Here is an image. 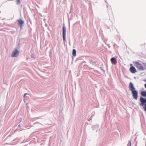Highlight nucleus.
Instances as JSON below:
<instances>
[{"label": "nucleus", "mask_w": 146, "mask_h": 146, "mask_svg": "<svg viewBox=\"0 0 146 146\" xmlns=\"http://www.w3.org/2000/svg\"><path fill=\"white\" fill-rule=\"evenodd\" d=\"M131 67L130 68L129 70L130 72L132 73H135L137 72V70L135 68L132 66V64L130 65Z\"/></svg>", "instance_id": "20e7f679"}, {"label": "nucleus", "mask_w": 146, "mask_h": 146, "mask_svg": "<svg viewBox=\"0 0 146 146\" xmlns=\"http://www.w3.org/2000/svg\"><path fill=\"white\" fill-rule=\"evenodd\" d=\"M72 55L74 56H75L76 55V50L74 49L72 51Z\"/></svg>", "instance_id": "9d476101"}, {"label": "nucleus", "mask_w": 146, "mask_h": 146, "mask_svg": "<svg viewBox=\"0 0 146 146\" xmlns=\"http://www.w3.org/2000/svg\"><path fill=\"white\" fill-rule=\"evenodd\" d=\"M135 66L139 70H143L146 69V65L141 62L135 61L134 63Z\"/></svg>", "instance_id": "f03ea898"}, {"label": "nucleus", "mask_w": 146, "mask_h": 146, "mask_svg": "<svg viewBox=\"0 0 146 146\" xmlns=\"http://www.w3.org/2000/svg\"><path fill=\"white\" fill-rule=\"evenodd\" d=\"M17 3V4H19L20 3V0H17L16 1Z\"/></svg>", "instance_id": "9b49d317"}, {"label": "nucleus", "mask_w": 146, "mask_h": 146, "mask_svg": "<svg viewBox=\"0 0 146 146\" xmlns=\"http://www.w3.org/2000/svg\"><path fill=\"white\" fill-rule=\"evenodd\" d=\"M140 101L141 102L140 105L142 106H145L144 109L146 112V99L143 98H141L140 99Z\"/></svg>", "instance_id": "7ed1b4c3"}, {"label": "nucleus", "mask_w": 146, "mask_h": 146, "mask_svg": "<svg viewBox=\"0 0 146 146\" xmlns=\"http://www.w3.org/2000/svg\"><path fill=\"white\" fill-rule=\"evenodd\" d=\"M141 95L143 97H146V91H142L141 92Z\"/></svg>", "instance_id": "1a4fd4ad"}, {"label": "nucleus", "mask_w": 146, "mask_h": 146, "mask_svg": "<svg viewBox=\"0 0 146 146\" xmlns=\"http://www.w3.org/2000/svg\"><path fill=\"white\" fill-rule=\"evenodd\" d=\"M129 89L131 92L133 98L135 100H137L138 98V92L135 90L133 84L131 82L129 84Z\"/></svg>", "instance_id": "f257e3e1"}, {"label": "nucleus", "mask_w": 146, "mask_h": 146, "mask_svg": "<svg viewBox=\"0 0 146 146\" xmlns=\"http://www.w3.org/2000/svg\"><path fill=\"white\" fill-rule=\"evenodd\" d=\"M19 54V52L17 49H15L14 51H13L11 54L12 57H15L17 56Z\"/></svg>", "instance_id": "39448f33"}, {"label": "nucleus", "mask_w": 146, "mask_h": 146, "mask_svg": "<svg viewBox=\"0 0 146 146\" xmlns=\"http://www.w3.org/2000/svg\"><path fill=\"white\" fill-rule=\"evenodd\" d=\"M27 94H24V97H25V96H26V95H27Z\"/></svg>", "instance_id": "ddd939ff"}, {"label": "nucleus", "mask_w": 146, "mask_h": 146, "mask_svg": "<svg viewBox=\"0 0 146 146\" xmlns=\"http://www.w3.org/2000/svg\"><path fill=\"white\" fill-rule=\"evenodd\" d=\"M66 29L63 26V28L62 36L63 39L64 41H65L66 40Z\"/></svg>", "instance_id": "423d86ee"}, {"label": "nucleus", "mask_w": 146, "mask_h": 146, "mask_svg": "<svg viewBox=\"0 0 146 146\" xmlns=\"http://www.w3.org/2000/svg\"><path fill=\"white\" fill-rule=\"evenodd\" d=\"M111 63L113 64H115L116 63V60L114 57L112 58L111 59Z\"/></svg>", "instance_id": "6e6552de"}, {"label": "nucleus", "mask_w": 146, "mask_h": 146, "mask_svg": "<svg viewBox=\"0 0 146 146\" xmlns=\"http://www.w3.org/2000/svg\"><path fill=\"white\" fill-rule=\"evenodd\" d=\"M145 88H146V84H145Z\"/></svg>", "instance_id": "f8f14e48"}, {"label": "nucleus", "mask_w": 146, "mask_h": 146, "mask_svg": "<svg viewBox=\"0 0 146 146\" xmlns=\"http://www.w3.org/2000/svg\"><path fill=\"white\" fill-rule=\"evenodd\" d=\"M18 21L19 25L20 26L21 28H22V25L24 23V21L21 19H19Z\"/></svg>", "instance_id": "0eeeda50"}, {"label": "nucleus", "mask_w": 146, "mask_h": 146, "mask_svg": "<svg viewBox=\"0 0 146 146\" xmlns=\"http://www.w3.org/2000/svg\"><path fill=\"white\" fill-rule=\"evenodd\" d=\"M131 145V142H130V145Z\"/></svg>", "instance_id": "4468645a"}]
</instances>
